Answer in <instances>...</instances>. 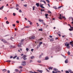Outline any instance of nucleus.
Returning <instances> with one entry per match:
<instances>
[{
    "instance_id": "nucleus-1",
    "label": "nucleus",
    "mask_w": 73,
    "mask_h": 73,
    "mask_svg": "<svg viewBox=\"0 0 73 73\" xmlns=\"http://www.w3.org/2000/svg\"><path fill=\"white\" fill-rule=\"evenodd\" d=\"M60 47L59 46L56 47V48L55 49V50L56 52H58L59 51H60Z\"/></svg>"
},
{
    "instance_id": "nucleus-2",
    "label": "nucleus",
    "mask_w": 73,
    "mask_h": 73,
    "mask_svg": "<svg viewBox=\"0 0 73 73\" xmlns=\"http://www.w3.org/2000/svg\"><path fill=\"white\" fill-rule=\"evenodd\" d=\"M67 42H66V43H65V45L66 46V47H67V48H70V46H69V44H67Z\"/></svg>"
},
{
    "instance_id": "nucleus-3",
    "label": "nucleus",
    "mask_w": 73,
    "mask_h": 73,
    "mask_svg": "<svg viewBox=\"0 0 73 73\" xmlns=\"http://www.w3.org/2000/svg\"><path fill=\"white\" fill-rule=\"evenodd\" d=\"M22 65L23 66L26 65V62L25 61H22Z\"/></svg>"
},
{
    "instance_id": "nucleus-4",
    "label": "nucleus",
    "mask_w": 73,
    "mask_h": 73,
    "mask_svg": "<svg viewBox=\"0 0 73 73\" xmlns=\"http://www.w3.org/2000/svg\"><path fill=\"white\" fill-rule=\"evenodd\" d=\"M44 15L46 16L45 17V18H46V19H48V14H45Z\"/></svg>"
},
{
    "instance_id": "nucleus-5",
    "label": "nucleus",
    "mask_w": 73,
    "mask_h": 73,
    "mask_svg": "<svg viewBox=\"0 0 73 73\" xmlns=\"http://www.w3.org/2000/svg\"><path fill=\"white\" fill-rule=\"evenodd\" d=\"M10 48H16V46H10Z\"/></svg>"
},
{
    "instance_id": "nucleus-6",
    "label": "nucleus",
    "mask_w": 73,
    "mask_h": 73,
    "mask_svg": "<svg viewBox=\"0 0 73 73\" xmlns=\"http://www.w3.org/2000/svg\"><path fill=\"white\" fill-rule=\"evenodd\" d=\"M30 38V39H31V40H34V39H35V37H31Z\"/></svg>"
},
{
    "instance_id": "nucleus-7",
    "label": "nucleus",
    "mask_w": 73,
    "mask_h": 73,
    "mask_svg": "<svg viewBox=\"0 0 73 73\" xmlns=\"http://www.w3.org/2000/svg\"><path fill=\"white\" fill-rule=\"evenodd\" d=\"M2 41L3 42H5V43H7V41H5V39H2Z\"/></svg>"
},
{
    "instance_id": "nucleus-8",
    "label": "nucleus",
    "mask_w": 73,
    "mask_h": 73,
    "mask_svg": "<svg viewBox=\"0 0 73 73\" xmlns=\"http://www.w3.org/2000/svg\"><path fill=\"white\" fill-rule=\"evenodd\" d=\"M73 41H72L70 42V44L71 45V46H73Z\"/></svg>"
},
{
    "instance_id": "nucleus-9",
    "label": "nucleus",
    "mask_w": 73,
    "mask_h": 73,
    "mask_svg": "<svg viewBox=\"0 0 73 73\" xmlns=\"http://www.w3.org/2000/svg\"><path fill=\"white\" fill-rule=\"evenodd\" d=\"M61 16H62L61 14H60V17H59V19H60V20H61V19H62V17H61Z\"/></svg>"
},
{
    "instance_id": "nucleus-10",
    "label": "nucleus",
    "mask_w": 73,
    "mask_h": 73,
    "mask_svg": "<svg viewBox=\"0 0 73 73\" xmlns=\"http://www.w3.org/2000/svg\"><path fill=\"white\" fill-rule=\"evenodd\" d=\"M65 62L66 64H67V63L68 62V59H66L65 60Z\"/></svg>"
},
{
    "instance_id": "nucleus-11",
    "label": "nucleus",
    "mask_w": 73,
    "mask_h": 73,
    "mask_svg": "<svg viewBox=\"0 0 73 73\" xmlns=\"http://www.w3.org/2000/svg\"><path fill=\"white\" fill-rule=\"evenodd\" d=\"M38 72H40V73H42L43 71L42 70H38Z\"/></svg>"
},
{
    "instance_id": "nucleus-12",
    "label": "nucleus",
    "mask_w": 73,
    "mask_h": 73,
    "mask_svg": "<svg viewBox=\"0 0 73 73\" xmlns=\"http://www.w3.org/2000/svg\"><path fill=\"white\" fill-rule=\"evenodd\" d=\"M48 59H49V58L48 56H46L45 58V59L46 60H48Z\"/></svg>"
},
{
    "instance_id": "nucleus-13",
    "label": "nucleus",
    "mask_w": 73,
    "mask_h": 73,
    "mask_svg": "<svg viewBox=\"0 0 73 73\" xmlns=\"http://www.w3.org/2000/svg\"><path fill=\"white\" fill-rule=\"evenodd\" d=\"M52 67H50L49 68H48V69H49V70H52Z\"/></svg>"
},
{
    "instance_id": "nucleus-14",
    "label": "nucleus",
    "mask_w": 73,
    "mask_h": 73,
    "mask_svg": "<svg viewBox=\"0 0 73 73\" xmlns=\"http://www.w3.org/2000/svg\"><path fill=\"white\" fill-rule=\"evenodd\" d=\"M36 5L37 7H39V3H36Z\"/></svg>"
},
{
    "instance_id": "nucleus-15",
    "label": "nucleus",
    "mask_w": 73,
    "mask_h": 73,
    "mask_svg": "<svg viewBox=\"0 0 73 73\" xmlns=\"http://www.w3.org/2000/svg\"><path fill=\"white\" fill-rule=\"evenodd\" d=\"M2 71H3V72H7V70L5 69H4L2 70Z\"/></svg>"
},
{
    "instance_id": "nucleus-16",
    "label": "nucleus",
    "mask_w": 73,
    "mask_h": 73,
    "mask_svg": "<svg viewBox=\"0 0 73 73\" xmlns=\"http://www.w3.org/2000/svg\"><path fill=\"white\" fill-rule=\"evenodd\" d=\"M28 22H29L30 23V24L31 25V24H32V22H31V21H29V20H28Z\"/></svg>"
},
{
    "instance_id": "nucleus-17",
    "label": "nucleus",
    "mask_w": 73,
    "mask_h": 73,
    "mask_svg": "<svg viewBox=\"0 0 73 73\" xmlns=\"http://www.w3.org/2000/svg\"><path fill=\"white\" fill-rule=\"evenodd\" d=\"M40 47V45L38 44L37 46V49H38L39 48V47Z\"/></svg>"
},
{
    "instance_id": "nucleus-18",
    "label": "nucleus",
    "mask_w": 73,
    "mask_h": 73,
    "mask_svg": "<svg viewBox=\"0 0 73 73\" xmlns=\"http://www.w3.org/2000/svg\"><path fill=\"white\" fill-rule=\"evenodd\" d=\"M21 46V43H19L18 45V47H20Z\"/></svg>"
},
{
    "instance_id": "nucleus-19",
    "label": "nucleus",
    "mask_w": 73,
    "mask_h": 73,
    "mask_svg": "<svg viewBox=\"0 0 73 73\" xmlns=\"http://www.w3.org/2000/svg\"><path fill=\"white\" fill-rule=\"evenodd\" d=\"M15 72H16L17 73V72H19V70H18V69H15Z\"/></svg>"
},
{
    "instance_id": "nucleus-20",
    "label": "nucleus",
    "mask_w": 73,
    "mask_h": 73,
    "mask_svg": "<svg viewBox=\"0 0 73 73\" xmlns=\"http://www.w3.org/2000/svg\"><path fill=\"white\" fill-rule=\"evenodd\" d=\"M42 40H43V38H42L39 39H38V40L39 41H42Z\"/></svg>"
},
{
    "instance_id": "nucleus-21",
    "label": "nucleus",
    "mask_w": 73,
    "mask_h": 73,
    "mask_svg": "<svg viewBox=\"0 0 73 73\" xmlns=\"http://www.w3.org/2000/svg\"><path fill=\"white\" fill-rule=\"evenodd\" d=\"M6 23L7 24H9V22H8V21H6Z\"/></svg>"
},
{
    "instance_id": "nucleus-22",
    "label": "nucleus",
    "mask_w": 73,
    "mask_h": 73,
    "mask_svg": "<svg viewBox=\"0 0 73 73\" xmlns=\"http://www.w3.org/2000/svg\"><path fill=\"white\" fill-rule=\"evenodd\" d=\"M62 18H63V19H64V20H66V18H65V17L64 16H62Z\"/></svg>"
},
{
    "instance_id": "nucleus-23",
    "label": "nucleus",
    "mask_w": 73,
    "mask_h": 73,
    "mask_svg": "<svg viewBox=\"0 0 73 73\" xmlns=\"http://www.w3.org/2000/svg\"><path fill=\"white\" fill-rule=\"evenodd\" d=\"M27 56H26V55H25L22 57V58H25Z\"/></svg>"
},
{
    "instance_id": "nucleus-24",
    "label": "nucleus",
    "mask_w": 73,
    "mask_h": 73,
    "mask_svg": "<svg viewBox=\"0 0 73 73\" xmlns=\"http://www.w3.org/2000/svg\"><path fill=\"white\" fill-rule=\"evenodd\" d=\"M39 21L40 22H43V20H42L41 19H39Z\"/></svg>"
},
{
    "instance_id": "nucleus-25",
    "label": "nucleus",
    "mask_w": 73,
    "mask_h": 73,
    "mask_svg": "<svg viewBox=\"0 0 73 73\" xmlns=\"http://www.w3.org/2000/svg\"><path fill=\"white\" fill-rule=\"evenodd\" d=\"M33 58H35V57L34 56H32L31 57V59H33Z\"/></svg>"
},
{
    "instance_id": "nucleus-26",
    "label": "nucleus",
    "mask_w": 73,
    "mask_h": 73,
    "mask_svg": "<svg viewBox=\"0 0 73 73\" xmlns=\"http://www.w3.org/2000/svg\"><path fill=\"white\" fill-rule=\"evenodd\" d=\"M38 62V63H41V61L40 60H39L37 61Z\"/></svg>"
},
{
    "instance_id": "nucleus-27",
    "label": "nucleus",
    "mask_w": 73,
    "mask_h": 73,
    "mask_svg": "<svg viewBox=\"0 0 73 73\" xmlns=\"http://www.w3.org/2000/svg\"><path fill=\"white\" fill-rule=\"evenodd\" d=\"M17 57V55H16L14 57H13V59H15V58H16V57Z\"/></svg>"
},
{
    "instance_id": "nucleus-28",
    "label": "nucleus",
    "mask_w": 73,
    "mask_h": 73,
    "mask_svg": "<svg viewBox=\"0 0 73 73\" xmlns=\"http://www.w3.org/2000/svg\"><path fill=\"white\" fill-rule=\"evenodd\" d=\"M54 70H55V71H56V70H58V69H56V68H54Z\"/></svg>"
},
{
    "instance_id": "nucleus-29",
    "label": "nucleus",
    "mask_w": 73,
    "mask_h": 73,
    "mask_svg": "<svg viewBox=\"0 0 73 73\" xmlns=\"http://www.w3.org/2000/svg\"><path fill=\"white\" fill-rule=\"evenodd\" d=\"M43 55V53H42L41 54V55H40V56H39V58H41V56Z\"/></svg>"
},
{
    "instance_id": "nucleus-30",
    "label": "nucleus",
    "mask_w": 73,
    "mask_h": 73,
    "mask_svg": "<svg viewBox=\"0 0 73 73\" xmlns=\"http://www.w3.org/2000/svg\"><path fill=\"white\" fill-rule=\"evenodd\" d=\"M50 41H54V39H53L52 38L50 39Z\"/></svg>"
},
{
    "instance_id": "nucleus-31",
    "label": "nucleus",
    "mask_w": 73,
    "mask_h": 73,
    "mask_svg": "<svg viewBox=\"0 0 73 73\" xmlns=\"http://www.w3.org/2000/svg\"><path fill=\"white\" fill-rule=\"evenodd\" d=\"M23 58L24 60H27V58Z\"/></svg>"
},
{
    "instance_id": "nucleus-32",
    "label": "nucleus",
    "mask_w": 73,
    "mask_h": 73,
    "mask_svg": "<svg viewBox=\"0 0 73 73\" xmlns=\"http://www.w3.org/2000/svg\"><path fill=\"white\" fill-rule=\"evenodd\" d=\"M42 44V42H39V45H41Z\"/></svg>"
},
{
    "instance_id": "nucleus-33",
    "label": "nucleus",
    "mask_w": 73,
    "mask_h": 73,
    "mask_svg": "<svg viewBox=\"0 0 73 73\" xmlns=\"http://www.w3.org/2000/svg\"><path fill=\"white\" fill-rule=\"evenodd\" d=\"M57 73V71H56V72H55L54 71H52V73Z\"/></svg>"
},
{
    "instance_id": "nucleus-34",
    "label": "nucleus",
    "mask_w": 73,
    "mask_h": 73,
    "mask_svg": "<svg viewBox=\"0 0 73 73\" xmlns=\"http://www.w3.org/2000/svg\"><path fill=\"white\" fill-rule=\"evenodd\" d=\"M6 62H11V60H7L6 61Z\"/></svg>"
},
{
    "instance_id": "nucleus-35",
    "label": "nucleus",
    "mask_w": 73,
    "mask_h": 73,
    "mask_svg": "<svg viewBox=\"0 0 73 73\" xmlns=\"http://www.w3.org/2000/svg\"><path fill=\"white\" fill-rule=\"evenodd\" d=\"M69 30L70 31H72V30H73L72 29H69Z\"/></svg>"
},
{
    "instance_id": "nucleus-36",
    "label": "nucleus",
    "mask_w": 73,
    "mask_h": 73,
    "mask_svg": "<svg viewBox=\"0 0 73 73\" xmlns=\"http://www.w3.org/2000/svg\"><path fill=\"white\" fill-rule=\"evenodd\" d=\"M35 6H33V11H34L35 10Z\"/></svg>"
},
{
    "instance_id": "nucleus-37",
    "label": "nucleus",
    "mask_w": 73,
    "mask_h": 73,
    "mask_svg": "<svg viewBox=\"0 0 73 73\" xmlns=\"http://www.w3.org/2000/svg\"><path fill=\"white\" fill-rule=\"evenodd\" d=\"M13 15L14 16H16V14H15V13H13Z\"/></svg>"
},
{
    "instance_id": "nucleus-38",
    "label": "nucleus",
    "mask_w": 73,
    "mask_h": 73,
    "mask_svg": "<svg viewBox=\"0 0 73 73\" xmlns=\"http://www.w3.org/2000/svg\"><path fill=\"white\" fill-rule=\"evenodd\" d=\"M68 53L69 55H70V52L69 51H68Z\"/></svg>"
},
{
    "instance_id": "nucleus-39",
    "label": "nucleus",
    "mask_w": 73,
    "mask_h": 73,
    "mask_svg": "<svg viewBox=\"0 0 73 73\" xmlns=\"http://www.w3.org/2000/svg\"><path fill=\"white\" fill-rule=\"evenodd\" d=\"M57 35H58L59 36V37H60V36H61V34H59L58 33H57Z\"/></svg>"
},
{
    "instance_id": "nucleus-40",
    "label": "nucleus",
    "mask_w": 73,
    "mask_h": 73,
    "mask_svg": "<svg viewBox=\"0 0 73 73\" xmlns=\"http://www.w3.org/2000/svg\"><path fill=\"white\" fill-rule=\"evenodd\" d=\"M48 13H52V12H51L50 11H48Z\"/></svg>"
},
{
    "instance_id": "nucleus-41",
    "label": "nucleus",
    "mask_w": 73,
    "mask_h": 73,
    "mask_svg": "<svg viewBox=\"0 0 73 73\" xmlns=\"http://www.w3.org/2000/svg\"><path fill=\"white\" fill-rule=\"evenodd\" d=\"M40 7H41V8L42 7V4H40Z\"/></svg>"
},
{
    "instance_id": "nucleus-42",
    "label": "nucleus",
    "mask_w": 73,
    "mask_h": 73,
    "mask_svg": "<svg viewBox=\"0 0 73 73\" xmlns=\"http://www.w3.org/2000/svg\"><path fill=\"white\" fill-rule=\"evenodd\" d=\"M39 31H42V29H39Z\"/></svg>"
},
{
    "instance_id": "nucleus-43",
    "label": "nucleus",
    "mask_w": 73,
    "mask_h": 73,
    "mask_svg": "<svg viewBox=\"0 0 73 73\" xmlns=\"http://www.w3.org/2000/svg\"><path fill=\"white\" fill-rule=\"evenodd\" d=\"M19 68H20V69H22V68H23V67L21 66H19Z\"/></svg>"
},
{
    "instance_id": "nucleus-44",
    "label": "nucleus",
    "mask_w": 73,
    "mask_h": 73,
    "mask_svg": "<svg viewBox=\"0 0 73 73\" xmlns=\"http://www.w3.org/2000/svg\"><path fill=\"white\" fill-rule=\"evenodd\" d=\"M46 1L48 3H49L50 1H49L48 0H46Z\"/></svg>"
},
{
    "instance_id": "nucleus-45",
    "label": "nucleus",
    "mask_w": 73,
    "mask_h": 73,
    "mask_svg": "<svg viewBox=\"0 0 73 73\" xmlns=\"http://www.w3.org/2000/svg\"><path fill=\"white\" fill-rule=\"evenodd\" d=\"M68 71L69 72H72V70H68Z\"/></svg>"
},
{
    "instance_id": "nucleus-46",
    "label": "nucleus",
    "mask_w": 73,
    "mask_h": 73,
    "mask_svg": "<svg viewBox=\"0 0 73 73\" xmlns=\"http://www.w3.org/2000/svg\"><path fill=\"white\" fill-rule=\"evenodd\" d=\"M26 50H27V51H28V50H29V49L28 48H26Z\"/></svg>"
},
{
    "instance_id": "nucleus-47",
    "label": "nucleus",
    "mask_w": 73,
    "mask_h": 73,
    "mask_svg": "<svg viewBox=\"0 0 73 73\" xmlns=\"http://www.w3.org/2000/svg\"><path fill=\"white\" fill-rule=\"evenodd\" d=\"M70 28H72V30H73V27H72V26H71V25H70Z\"/></svg>"
},
{
    "instance_id": "nucleus-48",
    "label": "nucleus",
    "mask_w": 73,
    "mask_h": 73,
    "mask_svg": "<svg viewBox=\"0 0 73 73\" xmlns=\"http://www.w3.org/2000/svg\"><path fill=\"white\" fill-rule=\"evenodd\" d=\"M66 73H69V71H66Z\"/></svg>"
},
{
    "instance_id": "nucleus-49",
    "label": "nucleus",
    "mask_w": 73,
    "mask_h": 73,
    "mask_svg": "<svg viewBox=\"0 0 73 73\" xmlns=\"http://www.w3.org/2000/svg\"><path fill=\"white\" fill-rule=\"evenodd\" d=\"M48 5L49 7H50V4H48Z\"/></svg>"
},
{
    "instance_id": "nucleus-50",
    "label": "nucleus",
    "mask_w": 73,
    "mask_h": 73,
    "mask_svg": "<svg viewBox=\"0 0 73 73\" xmlns=\"http://www.w3.org/2000/svg\"><path fill=\"white\" fill-rule=\"evenodd\" d=\"M4 19L6 20H7V17H5Z\"/></svg>"
},
{
    "instance_id": "nucleus-51",
    "label": "nucleus",
    "mask_w": 73,
    "mask_h": 73,
    "mask_svg": "<svg viewBox=\"0 0 73 73\" xmlns=\"http://www.w3.org/2000/svg\"><path fill=\"white\" fill-rule=\"evenodd\" d=\"M45 11V10H44V9L42 10V9H41V12H42V11Z\"/></svg>"
},
{
    "instance_id": "nucleus-52",
    "label": "nucleus",
    "mask_w": 73,
    "mask_h": 73,
    "mask_svg": "<svg viewBox=\"0 0 73 73\" xmlns=\"http://www.w3.org/2000/svg\"><path fill=\"white\" fill-rule=\"evenodd\" d=\"M7 73H10V71H9V70H8V71H7Z\"/></svg>"
},
{
    "instance_id": "nucleus-53",
    "label": "nucleus",
    "mask_w": 73,
    "mask_h": 73,
    "mask_svg": "<svg viewBox=\"0 0 73 73\" xmlns=\"http://www.w3.org/2000/svg\"><path fill=\"white\" fill-rule=\"evenodd\" d=\"M16 23L18 24V23H19V21H17Z\"/></svg>"
},
{
    "instance_id": "nucleus-54",
    "label": "nucleus",
    "mask_w": 73,
    "mask_h": 73,
    "mask_svg": "<svg viewBox=\"0 0 73 73\" xmlns=\"http://www.w3.org/2000/svg\"><path fill=\"white\" fill-rule=\"evenodd\" d=\"M24 6L25 7H27V4H25V5H24Z\"/></svg>"
},
{
    "instance_id": "nucleus-55",
    "label": "nucleus",
    "mask_w": 73,
    "mask_h": 73,
    "mask_svg": "<svg viewBox=\"0 0 73 73\" xmlns=\"http://www.w3.org/2000/svg\"><path fill=\"white\" fill-rule=\"evenodd\" d=\"M13 58V56H10V58Z\"/></svg>"
},
{
    "instance_id": "nucleus-56",
    "label": "nucleus",
    "mask_w": 73,
    "mask_h": 73,
    "mask_svg": "<svg viewBox=\"0 0 73 73\" xmlns=\"http://www.w3.org/2000/svg\"><path fill=\"white\" fill-rule=\"evenodd\" d=\"M61 8V6H60V7H58V9H59V8Z\"/></svg>"
},
{
    "instance_id": "nucleus-57",
    "label": "nucleus",
    "mask_w": 73,
    "mask_h": 73,
    "mask_svg": "<svg viewBox=\"0 0 73 73\" xmlns=\"http://www.w3.org/2000/svg\"><path fill=\"white\" fill-rule=\"evenodd\" d=\"M33 49H31V52H33Z\"/></svg>"
},
{
    "instance_id": "nucleus-58",
    "label": "nucleus",
    "mask_w": 73,
    "mask_h": 73,
    "mask_svg": "<svg viewBox=\"0 0 73 73\" xmlns=\"http://www.w3.org/2000/svg\"><path fill=\"white\" fill-rule=\"evenodd\" d=\"M19 12H22V11H21V10H19Z\"/></svg>"
},
{
    "instance_id": "nucleus-59",
    "label": "nucleus",
    "mask_w": 73,
    "mask_h": 73,
    "mask_svg": "<svg viewBox=\"0 0 73 73\" xmlns=\"http://www.w3.org/2000/svg\"><path fill=\"white\" fill-rule=\"evenodd\" d=\"M13 27H15V24H13Z\"/></svg>"
},
{
    "instance_id": "nucleus-60",
    "label": "nucleus",
    "mask_w": 73,
    "mask_h": 73,
    "mask_svg": "<svg viewBox=\"0 0 73 73\" xmlns=\"http://www.w3.org/2000/svg\"><path fill=\"white\" fill-rule=\"evenodd\" d=\"M43 1V2L45 3V4H46V2H45V1Z\"/></svg>"
},
{
    "instance_id": "nucleus-61",
    "label": "nucleus",
    "mask_w": 73,
    "mask_h": 73,
    "mask_svg": "<svg viewBox=\"0 0 73 73\" xmlns=\"http://www.w3.org/2000/svg\"><path fill=\"white\" fill-rule=\"evenodd\" d=\"M15 9H17V10H19V8H15Z\"/></svg>"
},
{
    "instance_id": "nucleus-62",
    "label": "nucleus",
    "mask_w": 73,
    "mask_h": 73,
    "mask_svg": "<svg viewBox=\"0 0 73 73\" xmlns=\"http://www.w3.org/2000/svg\"><path fill=\"white\" fill-rule=\"evenodd\" d=\"M24 40L22 39L21 41V42H22V41H24Z\"/></svg>"
},
{
    "instance_id": "nucleus-63",
    "label": "nucleus",
    "mask_w": 73,
    "mask_h": 73,
    "mask_svg": "<svg viewBox=\"0 0 73 73\" xmlns=\"http://www.w3.org/2000/svg\"><path fill=\"white\" fill-rule=\"evenodd\" d=\"M30 73H34V72H32V71H30Z\"/></svg>"
},
{
    "instance_id": "nucleus-64",
    "label": "nucleus",
    "mask_w": 73,
    "mask_h": 73,
    "mask_svg": "<svg viewBox=\"0 0 73 73\" xmlns=\"http://www.w3.org/2000/svg\"><path fill=\"white\" fill-rule=\"evenodd\" d=\"M41 8H45V7H44L42 6Z\"/></svg>"
}]
</instances>
